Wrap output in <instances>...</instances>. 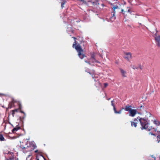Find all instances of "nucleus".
<instances>
[{"instance_id": "1a4fd4ad", "label": "nucleus", "mask_w": 160, "mask_h": 160, "mask_svg": "<svg viewBox=\"0 0 160 160\" xmlns=\"http://www.w3.org/2000/svg\"><path fill=\"white\" fill-rule=\"evenodd\" d=\"M131 106L127 105L126 106L125 108H122V109H124L126 111H130L132 109H131Z\"/></svg>"}, {"instance_id": "cd10ccee", "label": "nucleus", "mask_w": 160, "mask_h": 160, "mask_svg": "<svg viewBox=\"0 0 160 160\" xmlns=\"http://www.w3.org/2000/svg\"><path fill=\"white\" fill-rule=\"evenodd\" d=\"M90 61H91V62L92 63H94L95 62V61L92 59H90Z\"/></svg>"}, {"instance_id": "2eb2a0df", "label": "nucleus", "mask_w": 160, "mask_h": 160, "mask_svg": "<svg viewBox=\"0 0 160 160\" xmlns=\"http://www.w3.org/2000/svg\"><path fill=\"white\" fill-rule=\"evenodd\" d=\"M20 127L18 126V125L16 126V128H14L12 130V133H14L16 131H17L18 130L20 129Z\"/></svg>"}, {"instance_id": "ea45409f", "label": "nucleus", "mask_w": 160, "mask_h": 160, "mask_svg": "<svg viewBox=\"0 0 160 160\" xmlns=\"http://www.w3.org/2000/svg\"><path fill=\"white\" fill-rule=\"evenodd\" d=\"M95 62H97L98 63H100V62H99V61H98V60H97L96 59H95Z\"/></svg>"}, {"instance_id": "aec40b11", "label": "nucleus", "mask_w": 160, "mask_h": 160, "mask_svg": "<svg viewBox=\"0 0 160 160\" xmlns=\"http://www.w3.org/2000/svg\"><path fill=\"white\" fill-rule=\"evenodd\" d=\"M0 140L1 141H4L5 140L2 134H0Z\"/></svg>"}, {"instance_id": "4c0bfd02", "label": "nucleus", "mask_w": 160, "mask_h": 160, "mask_svg": "<svg viewBox=\"0 0 160 160\" xmlns=\"http://www.w3.org/2000/svg\"><path fill=\"white\" fill-rule=\"evenodd\" d=\"M127 12H130V14L131 13V11L130 10V9H129L128 10V11H127Z\"/></svg>"}, {"instance_id": "de8ad7c7", "label": "nucleus", "mask_w": 160, "mask_h": 160, "mask_svg": "<svg viewBox=\"0 0 160 160\" xmlns=\"http://www.w3.org/2000/svg\"><path fill=\"white\" fill-rule=\"evenodd\" d=\"M140 25H142V24L141 23H138Z\"/></svg>"}, {"instance_id": "9d476101", "label": "nucleus", "mask_w": 160, "mask_h": 160, "mask_svg": "<svg viewBox=\"0 0 160 160\" xmlns=\"http://www.w3.org/2000/svg\"><path fill=\"white\" fill-rule=\"evenodd\" d=\"M132 55L131 54L130 52L127 53L126 54V55L124 57L125 58L127 59L128 60H129L130 58H131Z\"/></svg>"}, {"instance_id": "a18cd8bd", "label": "nucleus", "mask_w": 160, "mask_h": 160, "mask_svg": "<svg viewBox=\"0 0 160 160\" xmlns=\"http://www.w3.org/2000/svg\"><path fill=\"white\" fill-rule=\"evenodd\" d=\"M107 99L108 100H109L110 99V98H107Z\"/></svg>"}, {"instance_id": "393cba45", "label": "nucleus", "mask_w": 160, "mask_h": 160, "mask_svg": "<svg viewBox=\"0 0 160 160\" xmlns=\"http://www.w3.org/2000/svg\"><path fill=\"white\" fill-rule=\"evenodd\" d=\"M36 159L37 160H39V159L37 157L36 158ZM41 160H46V159L43 156H42V158L41 159Z\"/></svg>"}, {"instance_id": "3c124183", "label": "nucleus", "mask_w": 160, "mask_h": 160, "mask_svg": "<svg viewBox=\"0 0 160 160\" xmlns=\"http://www.w3.org/2000/svg\"><path fill=\"white\" fill-rule=\"evenodd\" d=\"M149 114L150 115H151V114L150 113H149Z\"/></svg>"}, {"instance_id": "4be33fe9", "label": "nucleus", "mask_w": 160, "mask_h": 160, "mask_svg": "<svg viewBox=\"0 0 160 160\" xmlns=\"http://www.w3.org/2000/svg\"><path fill=\"white\" fill-rule=\"evenodd\" d=\"M117 8H118V6H117V5L114 6L112 8V9H113V12H115V9H117Z\"/></svg>"}, {"instance_id": "c03bdc74", "label": "nucleus", "mask_w": 160, "mask_h": 160, "mask_svg": "<svg viewBox=\"0 0 160 160\" xmlns=\"http://www.w3.org/2000/svg\"><path fill=\"white\" fill-rule=\"evenodd\" d=\"M77 22H80V21L79 20H77L76 21Z\"/></svg>"}, {"instance_id": "dca6fc26", "label": "nucleus", "mask_w": 160, "mask_h": 160, "mask_svg": "<svg viewBox=\"0 0 160 160\" xmlns=\"http://www.w3.org/2000/svg\"><path fill=\"white\" fill-rule=\"evenodd\" d=\"M14 104V102L13 101H11L10 102L8 105V108H11L13 106Z\"/></svg>"}, {"instance_id": "f8f14e48", "label": "nucleus", "mask_w": 160, "mask_h": 160, "mask_svg": "<svg viewBox=\"0 0 160 160\" xmlns=\"http://www.w3.org/2000/svg\"><path fill=\"white\" fill-rule=\"evenodd\" d=\"M147 131H151L152 132H156L157 131V129L154 128L152 127V126H151L149 127V128Z\"/></svg>"}, {"instance_id": "ddd939ff", "label": "nucleus", "mask_w": 160, "mask_h": 160, "mask_svg": "<svg viewBox=\"0 0 160 160\" xmlns=\"http://www.w3.org/2000/svg\"><path fill=\"white\" fill-rule=\"evenodd\" d=\"M113 13L112 16L110 18V20L111 22H112L114 21L116 18L115 15V12Z\"/></svg>"}, {"instance_id": "20e7f679", "label": "nucleus", "mask_w": 160, "mask_h": 160, "mask_svg": "<svg viewBox=\"0 0 160 160\" xmlns=\"http://www.w3.org/2000/svg\"><path fill=\"white\" fill-rule=\"evenodd\" d=\"M7 152H3L4 154H9L11 155V156L9 157L8 158H6L5 160H13V159L14 154L12 152L10 151H7Z\"/></svg>"}, {"instance_id": "79ce46f5", "label": "nucleus", "mask_w": 160, "mask_h": 160, "mask_svg": "<svg viewBox=\"0 0 160 160\" xmlns=\"http://www.w3.org/2000/svg\"><path fill=\"white\" fill-rule=\"evenodd\" d=\"M86 72H87L88 73H89L90 74H91V73L90 72L88 71H86Z\"/></svg>"}, {"instance_id": "473e14b6", "label": "nucleus", "mask_w": 160, "mask_h": 160, "mask_svg": "<svg viewBox=\"0 0 160 160\" xmlns=\"http://www.w3.org/2000/svg\"><path fill=\"white\" fill-rule=\"evenodd\" d=\"M13 160H19L18 158L17 157H15L14 158L13 157Z\"/></svg>"}, {"instance_id": "6ab92c4d", "label": "nucleus", "mask_w": 160, "mask_h": 160, "mask_svg": "<svg viewBox=\"0 0 160 160\" xmlns=\"http://www.w3.org/2000/svg\"><path fill=\"white\" fill-rule=\"evenodd\" d=\"M159 134H158L157 136V140L158 141V142H160V131H159Z\"/></svg>"}, {"instance_id": "b1692460", "label": "nucleus", "mask_w": 160, "mask_h": 160, "mask_svg": "<svg viewBox=\"0 0 160 160\" xmlns=\"http://www.w3.org/2000/svg\"><path fill=\"white\" fill-rule=\"evenodd\" d=\"M91 59H92L93 60H94V61L96 59L95 58V55L94 54H92L91 55L90 60H91Z\"/></svg>"}, {"instance_id": "09e8293b", "label": "nucleus", "mask_w": 160, "mask_h": 160, "mask_svg": "<svg viewBox=\"0 0 160 160\" xmlns=\"http://www.w3.org/2000/svg\"><path fill=\"white\" fill-rule=\"evenodd\" d=\"M83 43H84L85 44H86V42H84L83 41L82 42Z\"/></svg>"}, {"instance_id": "f03ea898", "label": "nucleus", "mask_w": 160, "mask_h": 160, "mask_svg": "<svg viewBox=\"0 0 160 160\" xmlns=\"http://www.w3.org/2000/svg\"><path fill=\"white\" fill-rule=\"evenodd\" d=\"M72 38H73L75 40V42L73 43L72 47L73 48H74L78 52V55L79 57L81 59H82L85 57V55L84 54L82 53L83 50L79 44L76 45V44L78 43L77 42H76V38L74 37Z\"/></svg>"}, {"instance_id": "5701e85b", "label": "nucleus", "mask_w": 160, "mask_h": 160, "mask_svg": "<svg viewBox=\"0 0 160 160\" xmlns=\"http://www.w3.org/2000/svg\"><path fill=\"white\" fill-rule=\"evenodd\" d=\"M32 156L31 155H29L26 158V160H31L32 158H31Z\"/></svg>"}, {"instance_id": "412c9836", "label": "nucleus", "mask_w": 160, "mask_h": 160, "mask_svg": "<svg viewBox=\"0 0 160 160\" xmlns=\"http://www.w3.org/2000/svg\"><path fill=\"white\" fill-rule=\"evenodd\" d=\"M85 62L88 64H89L92 65V66H93L94 65L93 64H92V63L91 62V61H88L87 60H85Z\"/></svg>"}, {"instance_id": "37998d69", "label": "nucleus", "mask_w": 160, "mask_h": 160, "mask_svg": "<svg viewBox=\"0 0 160 160\" xmlns=\"http://www.w3.org/2000/svg\"><path fill=\"white\" fill-rule=\"evenodd\" d=\"M38 152V150H36L34 152Z\"/></svg>"}, {"instance_id": "7c9ffc66", "label": "nucleus", "mask_w": 160, "mask_h": 160, "mask_svg": "<svg viewBox=\"0 0 160 160\" xmlns=\"http://www.w3.org/2000/svg\"><path fill=\"white\" fill-rule=\"evenodd\" d=\"M104 87L105 88H106L108 86V84L107 83H104Z\"/></svg>"}, {"instance_id": "39448f33", "label": "nucleus", "mask_w": 160, "mask_h": 160, "mask_svg": "<svg viewBox=\"0 0 160 160\" xmlns=\"http://www.w3.org/2000/svg\"><path fill=\"white\" fill-rule=\"evenodd\" d=\"M156 32L155 35L156 36L155 37V39L157 45L158 47H159L160 46V36L158 35V36H156V34L158 32V31H157V30H156Z\"/></svg>"}, {"instance_id": "f257e3e1", "label": "nucleus", "mask_w": 160, "mask_h": 160, "mask_svg": "<svg viewBox=\"0 0 160 160\" xmlns=\"http://www.w3.org/2000/svg\"><path fill=\"white\" fill-rule=\"evenodd\" d=\"M141 125L140 128L142 130L144 129L148 130L149 125V121L145 118H141L140 117H137Z\"/></svg>"}, {"instance_id": "4468645a", "label": "nucleus", "mask_w": 160, "mask_h": 160, "mask_svg": "<svg viewBox=\"0 0 160 160\" xmlns=\"http://www.w3.org/2000/svg\"><path fill=\"white\" fill-rule=\"evenodd\" d=\"M67 31L68 34H70V32L72 33H73V30L72 28H68L67 29Z\"/></svg>"}, {"instance_id": "c85d7f7f", "label": "nucleus", "mask_w": 160, "mask_h": 160, "mask_svg": "<svg viewBox=\"0 0 160 160\" xmlns=\"http://www.w3.org/2000/svg\"><path fill=\"white\" fill-rule=\"evenodd\" d=\"M25 117H26V114L24 115V116L22 117V118H21V117H20V120H21L22 119H24V118H25Z\"/></svg>"}, {"instance_id": "8fccbe9b", "label": "nucleus", "mask_w": 160, "mask_h": 160, "mask_svg": "<svg viewBox=\"0 0 160 160\" xmlns=\"http://www.w3.org/2000/svg\"><path fill=\"white\" fill-rule=\"evenodd\" d=\"M141 110V108H139V110Z\"/></svg>"}, {"instance_id": "7ed1b4c3", "label": "nucleus", "mask_w": 160, "mask_h": 160, "mask_svg": "<svg viewBox=\"0 0 160 160\" xmlns=\"http://www.w3.org/2000/svg\"><path fill=\"white\" fill-rule=\"evenodd\" d=\"M20 148L22 149L21 151H22L24 153L32 151L30 147L28 145L26 147H25L23 145H20Z\"/></svg>"}, {"instance_id": "c9c22d12", "label": "nucleus", "mask_w": 160, "mask_h": 160, "mask_svg": "<svg viewBox=\"0 0 160 160\" xmlns=\"http://www.w3.org/2000/svg\"><path fill=\"white\" fill-rule=\"evenodd\" d=\"M153 132H150L149 133V135H153Z\"/></svg>"}, {"instance_id": "72a5a7b5", "label": "nucleus", "mask_w": 160, "mask_h": 160, "mask_svg": "<svg viewBox=\"0 0 160 160\" xmlns=\"http://www.w3.org/2000/svg\"><path fill=\"white\" fill-rule=\"evenodd\" d=\"M18 111V110L17 109H15V110H13V111L12 114H13L14 112H17Z\"/></svg>"}, {"instance_id": "a211bd4d", "label": "nucleus", "mask_w": 160, "mask_h": 160, "mask_svg": "<svg viewBox=\"0 0 160 160\" xmlns=\"http://www.w3.org/2000/svg\"><path fill=\"white\" fill-rule=\"evenodd\" d=\"M154 123L157 126L160 125V122L158 120H154Z\"/></svg>"}, {"instance_id": "e433bc0d", "label": "nucleus", "mask_w": 160, "mask_h": 160, "mask_svg": "<svg viewBox=\"0 0 160 160\" xmlns=\"http://www.w3.org/2000/svg\"><path fill=\"white\" fill-rule=\"evenodd\" d=\"M121 12H122V14H125V13H124V12H124V10L123 9H122L121 10Z\"/></svg>"}, {"instance_id": "c756f323", "label": "nucleus", "mask_w": 160, "mask_h": 160, "mask_svg": "<svg viewBox=\"0 0 160 160\" xmlns=\"http://www.w3.org/2000/svg\"><path fill=\"white\" fill-rule=\"evenodd\" d=\"M139 108H144V106H143L142 105V106H140V107H138V108H137L138 110H139Z\"/></svg>"}, {"instance_id": "6e6552de", "label": "nucleus", "mask_w": 160, "mask_h": 160, "mask_svg": "<svg viewBox=\"0 0 160 160\" xmlns=\"http://www.w3.org/2000/svg\"><path fill=\"white\" fill-rule=\"evenodd\" d=\"M137 118H134V121H131V125L132 126H134L135 127H136L137 126V122H138Z\"/></svg>"}, {"instance_id": "a19ab883", "label": "nucleus", "mask_w": 160, "mask_h": 160, "mask_svg": "<svg viewBox=\"0 0 160 160\" xmlns=\"http://www.w3.org/2000/svg\"><path fill=\"white\" fill-rule=\"evenodd\" d=\"M21 113H23L24 114V115H25V112L23 111H21V112H20Z\"/></svg>"}, {"instance_id": "f704fd0d", "label": "nucleus", "mask_w": 160, "mask_h": 160, "mask_svg": "<svg viewBox=\"0 0 160 160\" xmlns=\"http://www.w3.org/2000/svg\"><path fill=\"white\" fill-rule=\"evenodd\" d=\"M65 2H62V3H61V6H62V8H63V6L65 4Z\"/></svg>"}, {"instance_id": "423d86ee", "label": "nucleus", "mask_w": 160, "mask_h": 160, "mask_svg": "<svg viewBox=\"0 0 160 160\" xmlns=\"http://www.w3.org/2000/svg\"><path fill=\"white\" fill-rule=\"evenodd\" d=\"M137 111L136 109H132L129 112V115L130 116L133 117L137 113Z\"/></svg>"}, {"instance_id": "0eeeda50", "label": "nucleus", "mask_w": 160, "mask_h": 160, "mask_svg": "<svg viewBox=\"0 0 160 160\" xmlns=\"http://www.w3.org/2000/svg\"><path fill=\"white\" fill-rule=\"evenodd\" d=\"M29 146L30 147V148H31L32 149V151L33 150L37 147V146L34 142H30Z\"/></svg>"}, {"instance_id": "49530a36", "label": "nucleus", "mask_w": 160, "mask_h": 160, "mask_svg": "<svg viewBox=\"0 0 160 160\" xmlns=\"http://www.w3.org/2000/svg\"><path fill=\"white\" fill-rule=\"evenodd\" d=\"M153 135V136H156V134H155L153 133V135Z\"/></svg>"}, {"instance_id": "2f4dec72", "label": "nucleus", "mask_w": 160, "mask_h": 160, "mask_svg": "<svg viewBox=\"0 0 160 160\" xmlns=\"http://www.w3.org/2000/svg\"><path fill=\"white\" fill-rule=\"evenodd\" d=\"M137 68H138V69L140 68L141 70L142 69V66L140 65L138 67H137Z\"/></svg>"}, {"instance_id": "f3484780", "label": "nucleus", "mask_w": 160, "mask_h": 160, "mask_svg": "<svg viewBox=\"0 0 160 160\" xmlns=\"http://www.w3.org/2000/svg\"><path fill=\"white\" fill-rule=\"evenodd\" d=\"M122 109H121L120 110H119V111H117L116 110V109L115 108H114V109L113 110L114 112L116 114H120L122 110Z\"/></svg>"}, {"instance_id": "58836bf2", "label": "nucleus", "mask_w": 160, "mask_h": 160, "mask_svg": "<svg viewBox=\"0 0 160 160\" xmlns=\"http://www.w3.org/2000/svg\"><path fill=\"white\" fill-rule=\"evenodd\" d=\"M152 157L154 159V160H156V158L155 157L153 156V155L152 156Z\"/></svg>"}, {"instance_id": "9b49d317", "label": "nucleus", "mask_w": 160, "mask_h": 160, "mask_svg": "<svg viewBox=\"0 0 160 160\" xmlns=\"http://www.w3.org/2000/svg\"><path fill=\"white\" fill-rule=\"evenodd\" d=\"M119 69L122 77H126V72L121 68H120Z\"/></svg>"}, {"instance_id": "bb28decb", "label": "nucleus", "mask_w": 160, "mask_h": 160, "mask_svg": "<svg viewBox=\"0 0 160 160\" xmlns=\"http://www.w3.org/2000/svg\"><path fill=\"white\" fill-rule=\"evenodd\" d=\"M131 67L132 68L134 69H138V68L136 67L134 65H131Z\"/></svg>"}, {"instance_id": "a878e982", "label": "nucleus", "mask_w": 160, "mask_h": 160, "mask_svg": "<svg viewBox=\"0 0 160 160\" xmlns=\"http://www.w3.org/2000/svg\"><path fill=\"white\" fill-rule=\"evenodd\" d=\"M114 100H112L111 102V105H112V106L113 107V110L114 109V108H115V104L114 103Z\"/></svg>"}]
</instances>
